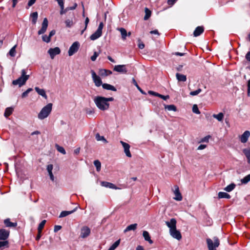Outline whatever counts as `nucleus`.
<instances>
[{
  "label": "nucleus",
  "instance_id": "obj_1",
  "mask_svg": "<svg viewBox=\"0 0 250 250\" xmlns=\"http://www.w3.org/2000/svg\"><path fill=\"white\" fill-rule=\"evenodd\" d=\"M94 102L97 107L102 111H105L109 108V104L107 103L105 97L96 96L94 99Z\"/></svg>",
  "mask_w": 250,
  "mask_h": 250
},
{
  "label": "nucleus",
  "instance_id": "obj_2",
  "mask_svg": "<svg viewBox=\"0 0 250 250\" xmlns=\"http://www.w3.org/2000/svg\"><path fill=\"white\" fill-rule=\"evenodd\" d=\"M52 106V103H49L44 106L38 114V118L41 120L46 118L51 112Z\"/></svg>",
  "mask_w": 250,
  "mask_h": 250
},
{
  "label": "nucleus",
  "instance_id": "obj_3",
  "mask_svg": "<svg viewBox=\"0 0 250 250\" xmlns=\"http://www.w3.org/2000/svg\"><path fill=\"white\" fill-rule=\"evenodd\" d=\"M21 72V76L18 79L12 81V84L14 85H18L19 87H21L26 83L29 79V75H26V72L25 69H22Z\"/></svg>",
  "mask_w": 250,
  "mask_h": 250
},
{
  "label": "nucleus",
  "instance_id": "obj_4",
  "mask_svg": "<svg viewBox=\"0 0 250 250\" xmlns=\"http://www.w3.org/2000/svg\"><path fill=\"white\" fill-rule=\"evenodd\" d=\"M213 239L214 243L211 239H207V243L208 250H216V248L219 246L220 242L219 239L217 237H214Z\"/></svg>",
  "mask_w": 250,
  "mask_h": 250
},
{
  "label": "nucleus",
  "instance_id": "obj_5",
  "mask_svg": "<svg viewBox=\"0 0 250 250\" xmlns=\"http://www.w3.org/2000/svg\"><path fill=\"white\" fill-rule=\"evenodd\" d=\"M91 73L92 80L95 85L98 87L100 86L101 85H102V81L100 77L96 74L94 70H91Z\"/></svg>",
  "mask_w": 250,
  "mask_h": 250
},
{
  "label": "nucleus",
  "instance_id": "obj_6",
  "mask_svg": "<svg viewBox=\"0 0 250 250\" xmlns=\"http://www.w3.org/2000/svg\"><path fill=\"white\" fill-rule=\"evenodd\" d=\"M80 46V44L79 42H74L71 46L70 47L69 50H68V55L69 56H72L73 54H74L75 53H76Z\"/></svg>",
  "mask_w": 250,
  "mask_h": 250
},
{
  "label": "nucleus",
  "instance_id": "obj_7",
  "mask_svg": "<svg viewBox=\"0 0 250 250\" xmlns=\"http://www.w3.org/2000/svg\"><path fill=\"white\" fill-rule=\"evenodd\" d=\"M91 230L87 226H83L81 229L80 237L83 238L87 237L90 233Z\"/></svg>",
  "mask_w": 250,
  "mask_h": 250
},
{
  "label": "nucleus",
  "instance_id": "obj_8",
  "mask_svg": "<svg viewBox=\"0 0 250 250\" xmlns=\"http://www.w3.org/2000/svg\"><path fill=\"white\" fill-rule=\"evenodd\" d=\"M61 53V50L59 47L50 48L48 50V53L50 55V58L53 59L55 56Z\"/></svg>",
  "mask_w": 250,
  "mask_h": 250
},
{
  "label": "nucleus",
  "instance_id": "obj_9",
  "mask_svg": "<svg viewBox=\"0 0 250 250\" xmlns=\"http://www.w3.org/2000/svg\"><path fill=\"white\" fill-rule=\"evenodd\" d=\"M113 71L121 73H126L127 72L126 65L124 64L114 66Z\"/></svg>",
  "mask_w": 250,
  "mask_h": 250
},
{
  "label": "nucleus",
  "instance_id": "obj_10",
  "mask_svg": "<svg viewBox=\"0 0 250 250\" xmlns=\"http://www.w3.org/2000/svg\"><path fill=\"white\" fill-rule=\"evenodd\" d=\"M48 22L47 18H44L42 23L41 29L38 31V33L39 35L43 34L46 32L48 27Z\"/></svg>",
  "mask_w": 250,
  "mask_h": 250
},
{
  "label": "nucleus",
  "instance_id": "obj_11",
  "mask_svg": "<svg viewBox=\"0 0 250 250\" xmlns=\"http://www.w3.org/2000/svg\"><path fill=\"white\" fill-rule=\"evenodd\" d=\"M48 22L47 18H44L42 23L41 29L38 31V33L39 35L43 34L46 32L48 27Z\"/></svg>",
  "mask_w": 250,
  "mask_h": 250
},
{
  "label": "nucleus",
  "instance_id": "obj_12",
  "mask_svg": "<svg viewBox=\"0 0 250 250\" xmlns=\"http://www.w3.org/2000/svg\"><path fill=\"white\" fill-rule=\"evenodd\" d=\"M120 143L122 145L124 149V152L126 155V156L128 157H131V154L130 152L129 148H130V145L125 143L122 141H120Z\"/></svg>",
  "mask_w": 250,
  "mask_h": 250
},
{
  "label": "nucleus",
  "instance_id": "obj_13",
  "mask_svg": "<svg viewBox=\"0 0 250 250\" xmlns=\"http://www.w3.org/2000/svg\"><path fill=\"white\" fill-rule=\"evenodd\" d=\"M10 231L4 229H0V240H6L9 237Z\"/></svg>",
  "mask_w": 250,
  "mask_h": 250
},
{
  "label": "nucleus",
  "instance_id": "obj_14",
  "mask_svg": "<svg viewBox=\"0 0 250 250\" xmlns=\"http://www.w3.org/2000/svg\"><path fill=\"white\" fill-rule=\"evenodd\" d=\"M169 232L171 236L178 240H180L182 238L180 232L177 230L176 228L172 230H169Z\"/></svg>",
  "mask_w": 250,
  "mask_h": 250
},
{
  "label": "nucleus",
  "instance_id": "obj_15",
  "mask_svg": "<svg viewBox=\"0 0 250 250\" xmlns=\"http://www.w3.org/2000/svg\"><path fill=\"white\" fill-rule=\"evenodd\" d=\"M250 136V132L248 130L245 131L240 136V140L241 143H246Z\"/></svg>",
  "mask_w": 250,
  "mask_h": 250
},
{
  "label": "nucleus",
  "instance_id": "obj_16",
  "mask_svg": "<svg viewBox=\"0 0 250 250\" xmlns=\"http://www.w3.org/2000/svg\"><path fill=\"white\" fill-rule=\"evenodd\" d=\"M166 224L169 228V230H172L176 228V220L175 218H171L169 222H166Z\"/></svg>",
  "mask_w": 250,
  "mask_h": 250
},
{
  "label": "nucleus",
  "instance_id": "obj_17",
  "mask_svg": "<svg viewBox=\"0 0 250 250\" xmlns=\"http://www.w3.org/2000/svg\"><path fill=\"white\" fill-rule=\"evenodd\" d=\"M175 190L174 191L175 197L174 199L176 201H181L182 200V195L179 191V187L177 186L175 187Z\"/></svg>",
  "mask_w": 250,
  "mask_h": 250
},
{
  "label": "nucleus",
  "instance_id": "obj_18",
  "mask_svg": "<svg viewBox=\"0 0 250 250\" xmlns=\"http://www.w3.org/2000/svg\"><path fill=\"white\" fill-rule=\"evenodd\" d=\"M204 31V28L203 26H199L197 27L193 32L194 37H198L202 34Z\"/></svg>",
  "mask_w": 250,
  "mask_h": 250
},
{
  "label": "nucleus",
  "instance_id": "obj_19",
  "mask_svg": "<svg viewBox=\"0 0 250 250\" xmlns=\"http://www.w3.org/2000/svg\"><path fill=\"white\" fill-rule=\"evenodd\" d=\"M4 224L6 227L14 228L17 226L16 222H11L9 218H7L4 220Z\"/></svg>",
  "mask_w": 250,
  "mask_h": 250
},
{
  "label": "nucleus",
  "instance_id": "obj_20",
  "mask_svg": "<svg viewBox=\"0 0 250 250\" xmlns=\"http://www.w3.org/2000/svg\"><path fill=\"white\" fill-rule=\"evenodd\" d=\"M35 90L39 95L42 96L45 99H47V96L46 94L45 91L43 89H41L38 87H35Z\"/></svg>",
  "mask_w": 250,
  "mask_h": 250
},
{
  "label": "nucleus",
  "instance_id": "obj_21",
  "mask_svg": "<svg viewBox=\"0 0 250 250\" xmlns=\"http://www.w3.org/2000/svg\"><path fill=\"white\" fill-rule=\"evenodd\" d=\"M101 184L103 187H104L108 188H112V189H117L118 188L115 186V185H114L112 183H109V182H102Z\"/></svg>",
  "mask_w": 250,
  "mask_h": 250
},
{
  "label": "nucleus",
  "instance_id": "obj_22",
  "mask_svg": "<svg viewBox=\"0 0 250 250\" xmlns=\"http://www.w3.org/2000/svg\"><path fill=\"white\" fill-rule=\"evenodd\" d=\"M102 35V33L96 30L93 34L90 36V39L92 41H94L100 38Z\"/></svg>",
  "mask_w": 250,
  "mask_h": 250
},
{
  "label": "nucleus",
  "instance_id": "obj_23",
  "mask_svg": "<svg viewBox=\"0 0 250 250\" xmlns=\"http://www.w3.org/2000/svg\"><path fill=\"white\" fill-rule=\"evenodd\" d=\"M143 236L146 241L148 242L150 244L153 243V241L151 239L149 233L147 231H144L143 232Z\"/></svg>",
  "mask_w": 250,
  "mask_h": 250
},
{
  "label": "nucleus",
  "instance_id": "obj_24",
  "mask_svg": "<svg viewBox=\"0 0 250 250\" xmlns=\"http://www.w3.org/2000/svg\"><path fill=\"white\" fill-rule=\"evenodd\" d=\"M243 152L247 159V162L250 164V148L243 149Z\"/></svg>",
  "mask_w": 250,
  "mask_h": 250
},
{
  "label": "nucleus",
  "instance_id": "obj_25",
  "mask_svg": "<svg viewBox=\"0 0 250 250\" xmlns=\"http://www.w3.org/2000/svg\"><path fill=\"white\" fill-rule=\"evenodd\" d=\"M176 77L179 82H185L187 81V76L183 74L177 73L176 74Z\"/></svg>",
  "mask_w": 250,
  "mask_h": 250
},
{
  "label": "nucleus",
  "instance_id": "obj_26",
  "mask_svg": "<svg viewBox=\"0 0 250 250\" xmlns=\"http://www.w3.org/2000/svg\"><path fill=\"white\" fill-rule=\"evenodd\" d=\"M103 88L104 89L116 91V88L113 85L108 83H103L102 84Z\"/></svg>",
  "mask_w": 250,
  "mask_h": 250
},
{
  "label": "nucleus",
  "instance_id": "obj_27",
  "mask_svg": "<svg viewBox=\"0 0 250 250\" xmlns=\"http://www.w3.org/2000/svg\"><path fill=\"white\" fill-rule=\"evenodd\" d=\"M30 17L31 18L32 23L33 24H35L37 22L38 14L37 12H33L30 14Z\"/></svg>",
  "mask_w": 250,
  "mask_h": 250
},
{
  "label": "nucleus",
  "instance_id": "obj_28",
  "mask_svg": "<svg viewBox=\"0 0 250 250\" xmlns=\"http://www.w3.org/2000/svg\"><path fill=\"white\" fill-rule=\"evenodd\" d=\"M76 208H76L74 209L71 210V211H62L59 215V217L60 218L64 217H65L69 214H72V213H73L74 212H75L76 211Z\"/></svg>",
  "mask_w": 250,
  "mask_h": 250
},
{
  "label": "nucleus",
  "instance_id": "obj_29",
  "mask_svg": "<svg viewBox=\"0 0 250 250\" xmlns=\"http://www.w3.org/2000/svg\"><path fill=\"white\" fill-rule=\"evenodd\" d=\"M137 227V224L135 223L128 226L126 229L124 230V232L130 230H135Z\"/></svg>",
  "mask_w": 250,
  "mask_h": 250
},
{
  "label": "nucleus",
  "instance_id": "obj_30",
  "mask_svg": "<svg viewBox=\"0 0 250 250\" xmlns=\"http://www.w3.org/2000/svg\"><path fill=\"white\" fill-rule=\"evenodd\" d=\"M218 196L219 199H230L231 197L229 194L224 192H219L218 194Z\"/></svg>",
  "mask_w": 250,
  "mask_h": 250
},
{
  "label": "nucleus",
  "instance_id": "obj_31",
  "mask_svg": "<svg viewBox=\"0 0 250 250\" xmlns=\"http://www.w3.org/2000/svg\"><path fill=\"white\" fill-rule=\"evenodd\" d=\"M236 185L235 184L231 183L225 188L224 189L227 192H230L234 189Z\"/></svg>",
  "mask_w": 250,
  "mask_h": 250
},
{
  "label": "nucleus",
  "instance_id": "obj_32",
  "mask_svg": "<svg viewBox=\"0 0 250 250\" xmlns=\"http://www.w3.org/2000/svg\"><path fill=\"white\" fill-rule=\"evenodd\" d=\"M119 30L120 31L122 38L123 40H125L126 39V37L127 36V33L126 30L124 28H120L119 29Z\"/></svg>",
  "mask_w": 250,
  "mask_h": 250
},
{
  "label": "nucleus",
  "instance_id": "obj_33",
  "mask_svg": "<svg viewBox=\"0 0 250 250\" xmlns=\"http://www.w3.org/2000/svg\"><path fill=\"white\" fill-rule=\"evenodd\" d=\"M13 111V108L12 107H7L5 110L4 116L7 118L12 113Z\"/></svg>",
  "mask_w": 250,
  "mask_h": 250
},
{
  "label": "nucleus",
  "instance_id": "obj_34",
  "mask_svg": "<svg viewBox=\"0 0 250 250\" xmlns=\"http://www.w3.org/2000/svg\"><path fill=\"white\" fill-rule=\"evenodd\" d=\"M212 117L216 119L218 121L221 122L223 120L224 118V114L222 112L219 113L218 114H213Z\"/></svg>",
  "mask_w": 250,
  "mask_h": 250
},
{
  "label": "nucleus",
  "instance_id": "obj_35",
  "mask_svg": "<svg viewBox=\"0 0 250 250\" xmlns=\"http://www.w3.org/2000/svg\"><path fill=\"white\" fill-rule=\"evenodd\" d=\"M145 16L144 18V19L145 20H147L150 18V17L151 16V12L147 8H145Z\"/></svg>",
  "mask_w": 250,
  "mask_h": 250
},
{
  "label": "nucleus",
  "instance_id": "obj_36",
  "mask_svg": "<svg viewBox=\"0 0 250 250\" xmlns=\"http://www.w3.org/2000/svg\"><path fill=\"white\" fill-rule=\"evenodd\" d=\"M165 108L168 111H177V108L174 104L166 105H165Z\"/></svg>",
  "mask_w": 250,
  "mask_h": 250
},
{
  "label": "nucleus",
  "instance_id": "obj_37",
  "mask_svg": "<svg viewBox=\"0 0 250 250\" xmlns=\"http://www.w3.org/2000/svg\"><path fill=\"white\" fill-rule=\"evenodd\" d=\"M94 166H95L96 168V170L97 171H100V170H101V162L97 160H95L94 161Z\"/></svg>",
  "mask_w": 250,
  "mask_h": 250
},
{
  "label": "nucleus",
  "instance_id": "obj_38",
  "mask_svg": "<svg viewBox=\"0 0 250 250\" xmlns=\"http://www.w3.org/2000/svg\"><path fill=\"white\" fill-rule=\"evenodd\" d=\"M45 223H46V220H42L40 223V224L38 226V232H39V233H41L42 230V229L43 228Z\"/></svg>",
  "mask_w": 250,
  "mask_h": 250
},
{
  "label": "nucleus",
  "instance_id": "obj_39",
  "mask_svg": "<svg viewBox=\"0 0 250 250\" xmlns=\"http://www.w3.org/2000/svg\"><path fill=\"white\" fill-rule=\"evenodd\" d=\"M250 181V174L247 175L241 180V182L242 184H246Z\"/></svg>",
  "mask_w": 250,
  "mask_h": 250
},
{
  "label": "nucleus",
  "instance_id": "obj_40",
  "mask_svg": "<svg viewBox=\"0 0 250 250\" xmlns=\"http://www.w3.org/2000/svg\"><path fill=\"white\" fill-rule=\"evenodd\" d=\"M17 47V45H14L11 49L10 50L8 54L11 57H15L16 55V48Z\"/></svg>",
  "mask_w": 250,
  "mask_h": 250
},
{
  "label": "nucleus",
  "instance_id": "obj_41",
  "mask_svg": "<svg viewBox=\"0 0 250 250\" xmlns=\"http://www.w3.org/2000/svg\"><path fill=\"white\" fill-rule=\"evenodd\" d=\"M56 148L57 149V150L60 152V153L63 154H66V151L65 150V149H64V148L62 146H60L59 145L56 144Z\"/></svg>",
  "mask_w": 250,
  "mask_h": 250
},
{
  "label": "nucleus",
  "instance_id": "obj_42",
  "mask_svg": "<svg viewBox=\"0 0 250 250\" xmlns=\"http://www.w3.org/2000/svg\"><path fill=\"white\" fill-rule=\"evenodd\" d=\"M120 243V239L118 240L109 248L111 250H114L119 245Z\"/></svg>",
  "mask_w": 250,
  "mask_h": 250
},
{
  "label": "nucleus",
  "instance_id": "obj_43",
  "mask_svg": "<svg viewBox=\"0 0 250 250\" xmlns=\"http://www.w3.org/2000/svg\"><path fill=\"white\" fill-rule=\"evenodd\" d=\"M65 23L66 25V27H71L73 24L74 22L72 20L67 19L65 21Z\"/></svg>",
  "mask_w": 250,
  "mask_h": 250
},
{
  "label": "nucleus",
  "instance_id": "obj_44",
  "mask_svg": "<svg viewBox=\"0 0 250 250\" xmlns=\"http://www.w3.org/2000/svg\"><path fill=\"white\" fill-rule=\"evenodd\" d=\"M132 82H133V83L136 86L137 89L141 92V93H142L143 94H146V93L138 85V84H137V83L136 82V80L134 78L132 79Z\"/></svg>",
  "mask_w": 250,
  "mask_h": 250
},
{
  "label": "nucleus",
  "instance_id": "obj_45",
  "mask_svg": "<svg viewBox=\"0 0 250 250\" xmlns=\"http://www.w3.org/2000/svg\"><path fill=\"white\" fill-rule=\"evenodd\" d=\"M96 139L97 141H103L104 142H106V139L104 138V136H100V135L99 133H97L96 134Z\"/></svg>",
  "mask_w": 250,
  "mask_h": 250
},
{
  "label": "nucleus",
  "instance_id": "obj_46",
  "mask_svg": "<svg viewBox=\"0 0 250 250\" xmlns=\"http://www.w3.org/2000/svg\"><path fill=\"white\" fill-rule=\"evenodd\" d=\"M33 90V89L31 88H29L27 89L25 91L23 92L21 94V97L22 98H24L28 96L29 93Z\"/></svg>",
  "mask_w": 250,
  "mask_h": 250
},
{
  "label": "nucleus",
  "instance_id": "obj_47",
  "mask_svg": "<svg viewBox=\"0 0 250 250\" xmlns=\"http://www.w3.org/2000/svg\"><path fill=\"white\" fill-rule=\"evenodd\" d=\"M3 247H5L6 248L9 247V243L8 241L4 240L3 241H0V248Z\"/></svg>",
  "mask_w": 250,
  "mask_h": 250
},
{
  "label": "nucleus",
  "instance_id": "obj_48",
  "mask_svg": "<svg viewBox=\"0 0 250 250\" xmlns=\"http://www.w3.org/2000/svg\"><path fill=\"white\" fill-rule=\"evenodd\" d=\"M99 74L102 77H106L107 76V73L106 72V69H99Z\"/></svg>",
  "mask_w": 250,
  "mask_h": 250
},
{
  "label": "nucleus",
  "instance_id": "obj_49",
  "mask_svg": "<svg viewBox=\"0 0 250 250\" xmlns=\"http://www.w3.org/2000/svg\"><path fill=\"white\" fill-rule=\"evenodd\" d=\"M42 41L44 42L48 43L50 42L51 38L49 36H47L46 35H44L42 36Z\"/></svg>",
  "mask_w": 250,
  "mask_h": 250
},
{
  "label": "nucleus",
  "instance_id": "obj_50",
  "mask_svg": "<svg viewBox=\"0 0 250 250\" xmlns=\"http://www.w3.org/2000/svg\"><path fill=\"white\" fill-rule=\"evenodd\" d=\"M202 90L200 88H198L196 90L191 91L189 93L191 96H195L199 94L201 92Z\"/></svg>",
  "mask_w": 250,
  "mask_h": 250
},
{
  "label": "nucleus",
  "instance_id": "obj_51",
  "mask_svg": "<svg viewBox=\"0 0 250 250\" xmlns=\"http://www.w3.org/2000/svg\"><path fill=\"white\" fill-rule=\"evenodd\" d=\"M192 111L194 113L199 114H200V112L198 109V107L196 104H194L192 107Z\"/></svg>",
  "mask_w": 250,
  "mask_h": 250
},
{
  "label": "nucleus",
  "instance_id": "obj_52",
  "mask_svg": "<svg viewBox=\"0 0 250 250\" xmlns=\"http://www.w3.org/2000/svg\"><path fill=\"white\" fill-rule=\"evenodd\" d=\"M99 54H100V53H98L97 52H94L93 56H92L91 57V61H95L96 60L97 57L99 55Z\"/></svg>",
  "mask_w": 250,
  "mask_h": 250
},
{
  "label": "nucleus",
  "instance_id": "obj_53",
  "mask_svg": "<svg viewBox=\"0 0 250 250\" xmlns=\"http://www.w3.org/2000/svg\"><path fill=\"white\" fill-rule=\"evenodd\" d=\"M68 10L69 8L68 7H66L65 9H64L63 6V8H61L60 14L63 15L64 14H65Z\"/></svg>",
  "mask_w": 250,
  "mask_h": 250
},
{
  "label": "nucleus",
  "instance_id": "obj_54",
  "mask_svg": "<svg viewBox=\"0 0 250 250\" xmlns=\"http://www.w3.org/2000/svg\"><path fill=\"white\" fill-rule=\"evenodd\" d=\"M138 47L141 49H143L145 47V44L140 39L138 40Z\"/></svg>",
  "mask_w": 250,
  "mask_h": 250
},
{
  "label": "nucleus",
  "instance_id": "obj_55",
  "mask_svg": "<svg viewBox=\"0 0 250 250\" xmlns=\"http://www.w3.org/2000/svg\"><path fill=\"white\" fill-rule=\"evenodd\" d=\"M148 94L151 95H153V96H156V97H159V93H157L156 92H154V91H148Z\"/></svg>",
  "mask_w": 250,
  "mask_h": 250
},
{
  "label": "nucleus",
  "instance_id": "obj_56",
  "mask_svg": "<svg viewBox=\"0 0 250 250\" xmlns=\"http://www.w3.org/2000/svg\"><path fill=\"white\" fill-rule=\"evenodd\" d=\"M103 27H104V24L102 22H100L99 25V26H98V29H97V30L100 31V32L102 33V29L103 28Z\"/></svg>",
  "mask_w": 250,
  "mask_h": 250
},
{
  "label": "nucleus",
  "instance_id": "obj_57",
  "mask_svg": "<svg viewBox=\"0 0 250 250\" xmlns=\"http://www.w3.org/2000/svg\"><path fill=\"white\" fill-rule=\"evenodd\" d=\"M36 1V0H29L28 2V7L26 8L28 9L29 7L31 6L35 3Z\"/></svg>",
  "mask_w": 250,
  "mask_h": 250
},
{
  "label": "nucleus",
  "instance_id": "obj_58",
  "mask_svg": "<svg viewBox=\"0 0 250 250\" xmlns=\"http://www.w3.org/2000/svg\"><path fill=\"white\" fill-rule=\"evenodd\" d=\"M159 97L161 98V99H162L164 100H167L169 98V95L165 96V95H161L160 94H159Z\"/></svg>",
  "mask_w": 250,
  "mask_h": 250
},
{
  "label": "nucleus",
  "instance_id": "obj_59",
  "mask_svg": "<svg viewBox=\"0 0 250 250\" xmlns=\"http://www.w3.org/2000/svg\"><path fill=\"white\" fill-rule=\"evenodd\" d=\"M58 4L60 6L61 8H63L64 6L63 0H56Z\"/></svg>",
  "mask_w": 250,
  "mask_h": 250
},
{
  "label": "nucleus",
  "instance_id": "obj_60",
  "mask_svg": "<svg viewBox=\"0 0 250 250\" xmlns=\"http://www.w3.org/2000/svg\"><path fill=\"white\" fill-rule=\"evenodd\" d=\"M53 169V165L51 164L48 165L47 167V170L48 172H52Z\"/></svg>",
  "mask_w": 250,
  "mask_h": 250
},
{
  "label": "nucleus",
  "instance_id": "obj_61",
  "mask_svg": "<svg viewBox=\"0 0 250 250\" xmlns=\"http://www.w3.org/2000/svg\"><path fill=\"white\" fill-rule=\"evenodd\" d=\"M61 228H62V227L61 226L56 225L54 227V232H57L58 231L60 230L61 229Z\"/></svg>",
  "mask_w": 250,
  "mask_h": 250
},
{
  "label": "nucleus",
  "instance_id": "obj_62",
  "mask_svg": "<svg viewBox=\"0 0 250 250\" xmlns=\"http://www.w3.org/2000/svg\"><path fill=\"white\" fill-rule=\"evenodd\" d=\"M248 96L250 97V80L248 82Z\"/></svg>",
  "mask_w": 250,
  "mask_h": 250
},
{
  "label": "nucleus",
  "instance_id": "obj_63",
  "mask_svg": "<svg viewBox=\"0 0 250 250\" xmlns=\"http://www.w3.org/2000/svg\"><path fill=\"white\" fill-rule=\"evenodd\" d=\"M245 58L248 61L250 62V51L246 54Z\"/></svg>",
  "mask_w": 250,
  "mask_h": 250
},
{
  "label": "nucleus",
  "instance_id": "obj_64",
  "mask_svg": "<svg viewBox=\"0 0 250 250\" xmlns=\"http://www.w3.org/2000/svg\"><path fill=\"white\" fill-rule=\"evenodd\" d=\"M206 145H200L198 147V148L197 149L198 150H202V149H203L204 148H205L206 147Z\"/></svg>",
  "mask_w": 250,
  "mask_h": 250
}]
</instances>
